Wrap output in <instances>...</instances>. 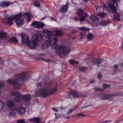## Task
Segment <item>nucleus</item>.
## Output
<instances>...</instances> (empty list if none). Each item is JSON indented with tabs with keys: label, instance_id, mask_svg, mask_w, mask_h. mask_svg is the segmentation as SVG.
I'll return each mask as SVG.
<instances>
[{
	"label": "nucleus",
	"instance_id": "obj_1",
	"mask_svg": "<svg viewBox=\"0 0 123 123\" xmlns=\"http://www.w3.org/2000/svg\"><path fill=\"white\" fill-rule=\"evenodd\" d=\"M28 77L26 73L23 72L16 75L13 80H8L7 82L9 84L12 85L14 88L17 89L19 88L22 83L27 79Z\"/></svg>",
	"mask_w": 123,
	"mask_h": 123
},
{
	"label": "nucleus",
	"instance_id": "obj_2",
	"mask_svg": "<svg viewBox=\"0 0 123 123\" xmlns=\"http://www.w3.org/2000/svg\"><path fill=\"white\" fill-rule=\"evenodd\" d=\"M22 13H20L16 15L13 17H10L8 18H4L3 21H6L7 24L9 26L12 25L13 24L12 20L15 22L17 25L18 26H22L24 23V20L23 19H20L22 16Z\"/></svg>",
	"mask_w": 123,
	"mask_h": 123
},
{
	"label": "nucleus",
	"instance_id": "obj_3",
	"mask_svg": "<svg viewBox=\"0 0 123 123\" xmlns=\"http://www.w3.org/2000/svg\"><path fill=\"white\" fill-rule=\"evenodd\" d=\"M42 39V37L40 34L34 35L32 37V40L29 41L27 45L31 49H33L37 46V42Z\"/></svg>",
	"mask_w": 123,
	"mask_h": 123
},
{
	"label": "nucleus",
	"instance_id": "obj_4",
	"mask_svg": "<svg viewBox=\"0 0 123 123\" xmlns=\"http://www.w3.org/2000/svg\"><path fill=\"white\" fill-rule=\"evenodd\" d=\"M120 0H108L107 1V6L109 9L113 13L116 12L117 10L114 5H116V7H118L117 1H120Z\"/></svg>",
	"mask_w": 123,
	"mask_h": 123
},
{
	"label": "nucleus",
	"instance_id": "obj_5",
	"mask_svg": "<svg viewBox=\"0 0 123 123\" xmlns=\"http://www.w3.org/2000/svg\"><path fill=\"white\" fill-rule=\"evenodd\" d=\"M70 49V48H68L64 45H62L58 47L56 52L58 54H61L64 55H66L69 52Z\"/></svg>",
	"mask_w": 123,
	"mask_h": 123
},
{
	"label": "nucleus",
	"instance_id": "obj_6",
	"mask_svg": "<svg viewBox=\"0 0 123 123\" xmlns=\"http://www.w3.org/2000/svg\"><path fill=\"white\" fill-rule=\"evenodd\" d=\"M57 87V85L56 84L54 86L55 88L51 90L49 92H48L47 89H43L41 90L40 92V94L41 96L43 97H45L49 95L52 94L57 90L56 88Z\"/></svg>",
	"mask_w": 123,
	"mask_h": 123
},
{
	"label": "nucleus",
	"instance_id": "obj_7",
	"mask_svg": "<svg viewBox=\"0 0 123 123\" xmlns=\"http://www.w3.org/2000/svg\"><path fill=\"white\" fill-rule=\"evenodd\" d=\"M20 36L22 38V43L27 44L29 43V38L28 36L23 33H21Z\"/></svg>",
	"mask_w": 123,
	"mask_h": 123
},
{
	"label": "nucleus",
	"instance_id": "obj_8",
	"mask_svg": "<svg viewBox=\"0 0 123 123\" xmlns=\"http://www.w3.org/2000/svg\"><path fill=\"white\" fill-rule=\"evenodd\" d=\"M68 93L72 95L74 98H78L80 97H84L83 95L80 94L78 93L75 91H72Z\"/></svg>",
	"mask_w": 123,
	"mask_h": 123
},
{
	"label": "nucleus",
	"instance_id": "obj_9",
	"mask_svg": "<svg viewBox=\"0 0 123 123\" xmlns=\"http://www.w3.org/2000/svg\"><path fill=\"white\" fill-rule=\"evenodd\" d=\"M103 62V60L101 59L95 58L93 59L92 61V64L93 65H97L98 66L100 64Z\"/></svg>",
	"mask_w": 123,
	"mask_h": 123
},
{
	"label": "nucleus",
	"instance_id": "obj_10",
	"mask_svg": "<svg viewBox=\"0 0 123 123\" xmlns=\"http://www.w3.org/2000/svg\"><path fill=\"white\" fill-rule=\"evenodd\" d=\"M26 111L25 108L23 107H19L16 110L17 113L19 114L22 115L25 113Z\"/></svg>",
	"mask_w": 123,
	"mask_h": 123
},
{
	"label": "nucleus",
	"instance_id": "obj_11",
	"mask_svg": "<svg viewBox=\"0 0 123 123\" xmlns=\"http://www.w3.org/2000/svg\"><path fill=\"white\" fill-rule=\"evenodd\" d=\"M114 13V14L113 16V19L114 22H116V21L117 22H118L120 21V15L117 12Z\"/></svg>",
	"mask_w": 123,
	"mask_h": 123
},
{
	"label": "nucleus",
	"instance_id": "obj_12",
	"mask_svg": "<svg viewBox=\"0 0 123 123\" xmlns=\"http://www.w3.org/2000/svg\"><path fill=\"white\" fill-rule=\"evenodd\" d=\"M69 3L67 2L66 5H62L60 8V12H66L69 7Z\"/></svg>",
	"mask_w": 123,
	"mask_h": 123
},
{
	"label": "nucleus",
	"instance_id": "obj_13",
	"mask_svg": "<svg viewBox=\"0 0 123 123\" xmlns=\"http://www.w3.org/2000/svg\"><path fill=\"white\" fill-rule=\"evenodd\" d=\"M118 94H104V93H102L100 95V96L103 98L106 97L108 98H103L102 99L104 100V99H108V98L111 97L113 96H116Z\"/></svg>",
	"mask_w": 123,
	"mask_h": 123
},
{
	"label": "nucleus",
	"instance_id": "obj_14",
	"mask_svg": "<svg viewBox=\"0 0 123 123\" xmlns=\"http://www.w3.org/2000/svg\"><path fill=\"white\" fill-rule=\"evenodd\" d=\"M54 32L55 36H61L63 35L64 32L61 30H57L54 31Z\"/></svg>",
	"mask_w": 123,
	"mask_h": 123
},
{
	"label": "nucleus",
	"instance_id": "obj_15",
	"mask_svg": "<svg viewBox=\"0 0 123 123\" xmlns=\"http://www.w3.org/2000/svg\"><path fill=\"white\" fill-rule=\"evenodd\" d=\"M44 34L45 37L49 39H51L52 35V32L48 30H46L44 31Z\"/></svg>",
	"mask_w": 123,
	"mask_h": 123
},
{
	"label": "nucleus",
	"instance_id": "obj_16",
	"mask_svg": "<svg viewBox=\"0 0 123 123\" xmlns=\"http://www.w3.org/2000/svg\"><path fill=\"white\" fill-rule=\"evenodd\" d=\"M14 101L12 100H10L8 101L6 103L7 106L10 108L12 110H14L12 109V108L14 106Z\"/></svg>",
	"mask_w": 123,
	"mask_h": 123
},
{
	"label": "nucleus",
	"instance_id": "obj_17",
	"mask_svg": "<svg viewBox=\"0 0 123 123\" xmlns=\"http://www.w3.org/2000/svg\"><path fill=\"white\" fill-rule=\"evenodd\" d=\"M51 44H52V41H51L50 39H49L48 40L46 41L42 46L44 48H46L49 45H51Z\"/></svg>",
	"mask_w": 123,
	"mask_h": 123
},
{
	"label": "nucleus",
	"instance_id": "obj_18",
	"mask_svg": "<svg viewBox=\"0 0 123 123\" xmlns=\"http://www.w3.org/2000/svg\"><path fill=\"white\" fill-rule=\"evenodd\" d=\"M23 96L22 95H18L17 96H16L14 98V100L16 102H18L20 101L23 100Z\"/></svg>",
	"mask_w": 123,
	"mask_h": 123
},
{
	"label": "nucleus",
	"instance_id": "obj_19",
	"mask_svg": "<svg viewBox=\"0 0 123 123\" xmlns=\"http://www.w3.org/2000/svg\"><path fill=\"white\" fill-rule=\"evenodd\" d=\"M11 4L12 3L10 2H2L0 3V6L2 7L7 6Z\"/></svg>",
	"mask_w": 123,
	"mask_h": 123
},
{
	"label": "nucleus",
	"instance_id": "obj_20",
	"mask_svg": "<svg viewBox=\"0 0 123 123\" xmlns=\"http://www.w3.org/2000/svg\"><path fill=\"white\" fill-rule=\"evenodd\" d=\"M24 18L27 19V20L28 21V22L30 21L31 19V17L30 14L29 12H26L25 13L24 15Z\"/></svg>",
	"mask_w": 123,
	"mask_h": 123
},
{
	"label": "nucleus",
	"instance_id": "obj_21",
	"mask_svg": "<svg viewBox=\"0 0 123 123\" xmlns=\"http://www.w3.org/2000/svg\"><path fill=\"white\" fill-rule=\"evenodd\" d=\"M88 16V15L87 14H85L83 16H80V21L82 22L85 21V20H87L86 18Z\"/></svg>",
	"mask_w": 123,
	"mask_h": 123
},
{
	"label": "nucleus",
	"instance_id": "obj_22",
	"mask_svg": "<svg viewBox=\"0 0 123 123\" xmlns=\"http://www.w3.org/2000/svg\"><path fill=\"white\" fill-rule=\"evenodd\" d=\"M87 40L88 41H91L93 40L94 38V36L92 33L89 34L87 36Z\"/></svg>",
	"mask_w": 123,
	"mask_h": 123
},
{
	"label": "nucleus",
	"instance_id": "obj_23",
	"mask_svg": "<svg viewBox=\"0 0 123 123\" xmlns=\"http://www.w3.org/2000/svg\"><path fill=\"white\" fill-rule=\"evenodd\" d=\"M90 19L92 21L94 22H97L99 20L98 18L97 17H95L94 15H92L91 16Z\"/></svg>",
	"mask_w": 123,
	"mask_h": 123
},
{
	"label": "nucleus",
	"instance_id": "obj_24",
	"mask_svg": "<svg viewBox=\"0 0 123 123\" xmlns=\"http://www.w3.org/2000/svg\"><path fill=\"white\" fill-rule=\"evenodd\" d=\"M40 120L41 119L39 117H36L29 119V120L31 122L36 123L39 122Z\"/></svg>",
	"mask_w": 123,
	"mask_h": 123
},
{
	"label": "nucleus",
	"instance_id": "obj_25",
	"mask_svg": "<svg viewBox=\"0 0 123 123\" xmlns=\"http://www.w3.org/2000/svg\"><path fill=\"white\" fill-rule=\"evenodd\" d=\"M86 33L85 31H82L79 34V36L80 38L81 39H83L86 36Z\"/></svg>",
	"mask_w": 123,
	"mask_h": 123
},
{
	"label": "nucleus",
	"instance_id": "obj_26",
	"mask_svg": "<svg viewBox=\"0 0 123 123\" xmlns=\"http://www.w3.org/2000/svg\"><path fill=\"white\" fill-rule=\"evenodd\" d=\"M30 94L26 95L23 96V100H25L26 101H28L30 99Z\"/></svg>",
	"mask_w": 123,
	"mask_h": 123
},
{
	"label": "nucleus",
	"instance_id": "obj_27",
	"mask_svg": "<svg viewBox=\"0 0 123 123\" xmlns=\"http://www.w3.org/2000/svg\"><path fill=\"white\" fill-rule=\"evenodd\" d=\"M79 29L80 31H85L86 32V31H89L90 29L87 28L86 27H82L79 28Z\"/></svg>",
	"mask_w": 123,
	"mask_h": 123
},
{
	"label": "nucleus",
	"instance_id": "obj_28",
	"mask_svg": "<svg viewBox=\"0 0 123 123\" xmlns=\"http://www.w3.org/2000/svg\"><path fill=\"white\" fill-rule=\"evenodd\" d=\"M44 26V24L43 23H39L36 26V28H41L43 27Z\"/></svg>",
	"mask_w": 123,
	"mask_h": 123
},
{
	"label": "nucleus",
	"instance_id": "obj_29",
	"mask_svg": "<svg viewBox=\"0 0 123 123\" xmlns=\"http://www.w3.org/2000/svg\"><path fill=\"white\" fill-rule=\"evenodd\" d=\"M94 89L95 92H103L104 91L103 89L96 87L94 88Z\"/></svg>",
	"mask_w": 123,
	"mask_h": 123
},
{
	"label": "nucleus",
	"instance_id": "obj_30",
	"mask_svg": "<svg viewBox=\"0 0 123 123\" xmlns=\"http://www.w3.org/2000/svg\"><path fill=\"white\" fill-rule=\"evenodd\" d=\"M10 40L14 43H18V41L17 39L15 37H12L10 38Z\"/></svg>",
	"mask_w": 123,
	"mask_h": 123
},
{
	"label": "nucleus",
	"instance_id": "obj_31",
	"mask_svg": "<svg viewBox=\"0 0 123 123\" xmlns=\"http://www.w3.org/2000/svg\"><path fill=\"white\" fill-rule=\"evenodd\" d=\"M68 61L69 63L73 65H74V64H78L79 63L78 61L73 60H70Z\"/></svg>",
	"mask_w": 123,
	"mask_h": 123
},
{
	"label": "nucleus",
	"instance_id": "obj_32",
	"mask_svg": "<svg viewBox=\"0 0 123 123\" xmlns=\"http://www.w3.org/2000/svg\"><path fill=\"white\" fill-rule=\"evenodd\" d=\"M83 10L80 9H78L77 12L78 15L80 16H81L83 14Z\"/></svg>",
	"mask_w": 123,
	"mask_h": 123
},
{
	"label": "nucleus",
	"instance_id": "obj_33",
	"mask_svg": "<svg viewBox=\"0 0 123 123\" xmlns=\"http://www.w3.org/2000/svg\"><path fill=\"white\" fill-rule=\"evenodd\" d=\"M6 36V33L0 32V38H4Z\"/></svg>",
	"mask_w": 123,
	"mask_h": 123
},
{
	"label": "nucleus",
	"instance_id": "obj_34",
	"mask_svg": "<svg viewBox=\"0 0 123 123\" xmlns=\"http://www.w3.org/2000/svg\"><path fill=\"white\" fill-rule=\"evenodd\" d=\"M50 39L52 44L53 43H56L58 41L57 38L55 37H53V39H52L51 37Z\"/></svg>",
	"mask_w": 123,
	"mask_h": 123
},
{
	"label": "nucleus",
	"instance_id": "obj_35",
	"mask_svg": "<svg viewBox=\"0 0 123 123\" xmlns=\"http://www.w3.org/2000/svg\"><path fill=\"white\" fill-rule=\"evenodd\" d=\"M53 45L52 46V47L54 49H57L58 47V44L56 43H53Z\"/></svg>",
	"mask_w": 123,
	"mask_h": 123
},
{
	"label": "nucleus",
	"instance_id": "obj_36",
	"mask_svg": "<svg viewBox=\"0 0 123 123\" xmlns=\"http://www.w3.org/2000/svg\"><path fill=\"white\" fill-rule=\"evenodd\" d=\"M106 15V14L104 12H101L98 14V16L101 18H103L105 17Z\"/></svg>",
	"mask_w": 123,
	"mask_h": 123
},
{
	"label": "nucleus",
	"instance_id": "obj_37",
	"mask_svg": "<svg viewBox=\"0 0 123 123\" xmlns=\"http://www.w3.org/2000/svg\"><path fill=\"white\" fill-rule=\"evenodd\" d=\"M110 86V85H109L103 83V84L102 87L104 89Z\"/></svg>",
	"mask_w": 123,
	"mask_h": 123
},
{
	"label": "nucleus",
	"instance_id": "obj_38",
	"mask_svg": "<svg viewBox=\"0 0 123 123\" xmlns=\"http://www.w3.org/2000/svg\"><path fill=\"white\" fill-rule=\"evenodd\" d=\"M109 23V22L108 21H105L103 22H102V25L103 26H106L108 25Z\"/></svg>",
	"mask_w": 123,
	"mask_h": 123
},
{
	"label": "nucleus",
	"instance_id": "obj_39",
	"mask_svg": "<svg viewBox=\"0 0 123 123\" xmlns=\"http://www.w3.org/2000/svg\"><path fill=\"white\" fill-rule=\"evenodd\" d=\"M16 123H26L25 122V120L23 119H19L16 122Z\"/></svg>",
	"mask_w": 123,
	"mask_h": 123
},
{
	"label": "nucleus",
	"instance_id": "obj_40",
	"mask_svg": "<svg viewBox=\"0 0 123 123\" xmlns=\"http://www.w3.org/2000/svg\"><path fill=\"white\" fill-rule=\"evenodd\" d=\"M95 7L96 8V10L98 11L99 12L101 8L100 6L98 5H96L95 6Z\"/></svg>",
	"mask_w": 123,
	"mask_h": 123
},
{
	"label": "nucleus",
	"instance_id": "obj_41",
	"mask_svg": "<svg viewBox=\"0 0 123 123\" xmlns=\"http://www.w3.org/2000/svg\"><path fill=\"white\" fill-rule=\"evenodd\" d=\"M11 94L13 96H16L19 95L20 94L19 93L17 92H11Z\"/></svg>",
	"mask_w": 123,
	"mask_h": 123
},
{
	"label": "nucleus",
	"instance_id": "obj_42",
	"mask_svg": "<svg viewBox=\"0 0 123 123\" xmlns=\"http://www.w3.org/2000/svg\"><path fill=\"white\" fill-rule=\"evenodd\" d=\"M5 104L2 101H1L0 102V110L1 109L3 108V106Z\"/></svg>",
	"mask_w": 123,
	"mask_h": 123
},
{
	"label": "nucleus",
	"instance_id": "obj_43",
	"mask_svg": "<svg viewBox=\"0 0 123 123\" xmlns=\"http://www.w3.org/2000/svg\"><path fill=\"white\" fill-rule=\"evenodd\" d=\"M76 116L77 117H79L80 116H81L82 117H83L85 116H86L83 113H80L77 114H76Z\"/></svg>",
	"mask_w": 123,
	"mask_h": 123
},
{
	"label": "nucleus",
	"instance_id": "obj_44",
	"mask_svg": "<svg viewBox=\"0 0 123 123\" xmlns=\"http://www.w3.org/2000/svg\"><path fill=\"white\" fill-rule=\"evenodd\" d=\"M38 23V22L37 21H35L33 22L31 25V26H34L37 24V25Z\"/></svg>",
	"mask_w": 123,
	"mask_h": 123
},
{
	"label": "nucleus",
	"instance_id": "obj_45",
	"mask_svg": "<svg viewBox=\"0 0 123 123\" xmlns=\"http://www.w3.org/2000/svg\"><path fill=\"white\" fill-rule=\"evenodd\" d=\"M76 109H74V108H72L71 109H69L67 113V114H68L72 112L73 111Z\"/></svg>",
	"mask_w": 123,
	"mask_h": 123
},
{
	"label": "nucleus",
	"instance_id": "obj_46",
	"mask_svg": "<svg viewBox=\"0 0 123 123\" xmlns=\"http://www.w3.org/2000/svg\"><path fill=\"white\" fill-rule=\"evenodd\" d=\"M43 60L46 62H48V63H50L51 62V61L50 59H43Z\"/></svg>",
	"mask_w": 123,
	"mask_h": 123
},
{
	"label": "nucleus",
	"instance_id": "obj_47",
	"mask_svg": "<svg viewBox=\"0 0 123 123\" xmlns=\"http://www.w3.org/2000/svg\"><path fill=\"white\" fill-rule=\"evenodd\" d=\"M79 69L81 72H84L85 70V68L83 67H81L79 68Z\"/></svg>",
	"mask_w": 123,
	"mask_h": 123
},
{
	"label": "nucleus",
	"instance_id": "obj_48",
	"mask_svg": "<svg viewBox=\"0 0 123 123\" xmlns=\"http://www.w3.org/2000/svg\"><path fill=\"white\" fill-rule=\"evenodd\" d=\"M34 5L37 7H39L40 6V4L39 3L36 2L35 3Z\"/></svg>",
	"mask_w": 123,
	"mask_h": 123
},
{
	"label": "nucleus",
	"instance_id": "obj_49",
	"mask_svg": "<svg viewBox=\"0 0 123 123\" xmlns=\"http://www.w3.org/2000/svg\"><path fill=\"white\" fill-rule=\"evenodd\" d=\"M114 68L115 70L117 71L118 68V66L117 65H115L114 66Z\"/></svg>",
	"mask_w": 123,
	"mask_h": 123
},
{
	"label": "nucleus",
	"instance_id": "obj_50",
	"mask_svg": "<svg viewBox=\"0 0 123 123\" xmlns=\"http://www.w3.org/2000/svg\"><path fill=\"white\" fill-rule=\"evenodd\" d=\"M102 77V75L100 73H99L97 76V78L98 79H100Z\"/></svg>",
	"mask_w": 123,
	"mask_h": 123
},
{
	"label": "nucleus",
	"instance_id": "obj_51",
	"mask_svg": "<svg viewBox=\"0 0 123 123\" xmlns=\"http://www.w3.org/2000/svg\"><path fill=\"white\" fill-rule=\"evenodd\" d=\"M42 82L41 83H38L37 84V87H41L42 86Z\"/></svg>",
	"mask_w": 123,
	"mask_h": 123
},
{
	"label": "nucleus",
	"instance_id": "obj_52",
	"mask_svg": "<svg viewBox=\"0 0 123 123\" xmlns=\"http://www.w3.org/2000/svg\"><path fill=\"white\" fill-rule=\"evenodd\" d=\"M52 109L53 111H54L55 112H58V111L57 108H52Z\"/></svg>",
	"mask_w": 123,
	"mask_h": 123
},
{
	"label": "nucleus",
	"instance_id": "obj_53",
	"mask_svg": "<svg viewBox=\"0 0 123 123\" xmlns=\"http://www.w3.org/2000/svg\"><path fill=\"white\" fill-rule=\"evenodd\" d=\"M13 112H10V113H9V114H8V116L10 117H11V116H13Z\"/></svg>",
	"mask_w": 123,
	"mask_h": 123
},
{
	"label": "nucleus",
	"instance_id": "obj_54",
	"mask_svg": "<svg viewBox=\"0 0 123 123\" xmlns=\"http://www.w3.org/2000/svg\"><path fill=\"white\" fill-rule=\"evenodd\" d=\"M111 122V121H105L101 122L100 123H106L107 122L110 123Z\"/></svg>",
	"mask_w": 123,
	"mask_h": 123
},
{
	"label": "nucleus",
	"instance_id": "obj_55",
	"mask_svg": "<svg viewBox=\"0 0 123 123\" xmlns=\"http://www.w3.org/2000/svg\"><path fill=\"white\" fill-rule=\"evenodd\" d=\"M95 82V80H91L90 82V84H92L93 83H94Z\"/></svg>",
	"mask_w": 123,
	"mask_h": 123
},
{
	"label": "nucleus",
	"instance_id": "obj_56",
	"mask_svg": "<svg viewBox=\"0 0 123 123\" xmlns=\"http://www.w3.org/2000/svg\"><path fill=\"white\" fill-rule=\"evenodd\" d=\"M76 31L75 30H73L72 32V33L74 34L76 33Z\"/></svg>",
	"mask_w": 123,
	"mask_h": 123
},
{
	"label": "nucleus",
	"instance_id": "obj_57",
	"mask_svg": "<svg viewBox=\"0 0 123 123\" xmlns=\"http://www.w3.org/2000/svg\"><path fill=\"white\" fill-rule=\"evenodd\" d=\"M4 83H0V88L3 86Z\"/></svg>",
	"mask_w": 123,
	"mask_h": 123
},
{
	"label": "nucleus",
	"instance_id": "obj_58",
	"mask_svg": "<svg viewBox=\"0 0 123 123\" xmlns=\"http://www.w3.org/2000/svg\"><path fill=\"white\" fill-rule=\"evenodd\" d=\"M55 115L56 117V118L58 119L60 117V116H58L56 115V113L55 114Z\"/></svg>",
	"mask_w": 123,
	"mask_h": 123
},
{
	"label": "nucleus",
	"instance_id": "obj_59",
	"mask_svg": "<svg viewBox=\"0 0 123 123\" xmlns=\"http://www.w3.org/2000/svg\"><path fill=\"white\" fill-rule=\"evenodd\" d=\"M13 112V116H15L16 114V112L14 111H12Z\"/></svg>",
	"mask_w": 123,
	"mask_h": 123
},
{
	"label": "nucleus",
	"instance_id": "obj_60",
	"mask_svg": "<svg viewBox=\"0 0 123 123\" xmlns=\"http://www.w3.org/2000/svg\"><path fill=\"white\" fill-rule=\"evenodd\" d=\"M103 7H104V8H107V7H106V5L104 3H103Z\"/></svg>",
	"mask_w": 123,
	"mask_h": 123
},
{
	"label": "nucleus",
	"instance_id": "obj_61",
	"mask_svg": "<svg viewBox=\"0 0 123 123\" xmlns=\"http://www.w3.org/2000/svg\"><path fill=\"white\" fill-rule=\"evenodd\" d=\"M88 0H84V2L86 3H87Z\"/></svg>",
	"mask_w": 123,
	"mask_h": 123
},
{
	"label": "nucleus",
	"instance_id": "obj_62",
	"mask_svg": "<svg viewBox=\"0 0 123 123\" xmlns=\"http://www.w3.org/2000/svg\"><path fill=\"white\" fill-rule=\"evenodd\" d=\"M120 65L122 67H123V63H121L120 64Z\"/></svg>",
	"mask_w": 123,
	"mask_h": 123
},
{
	"label": "nucleus",
	"instance_id": "obj_63",
	"mask_svg": "<svg viewBox=\"0 0 123 123\" xmlns=\"http://www.w3.org/2000/svg\"><path fill=\"white\" fill-rule=\"evenodd\" d=\"M70 118V117L69 116L68 117V118H67V119L69 118Z\"/></svg>",
	"mask_w": 123,
	"mask_h": 123
},
{
	"label": "nucleus",
	"instance_id": "obj_64",
	"mask_svg": "<svg viewBox=\"0 0 123 123\" xmlns=\"http://www.w3.org/2000/svg\"><path fill=\"white\" fill-rule=\"evenodd\" d=\"M45 19V18L44 17H43V18L42 19V20H43L44 19Z\"/></svg>",
	"mask_w": 123,
	"mask_h": 123
}]
</instances>
